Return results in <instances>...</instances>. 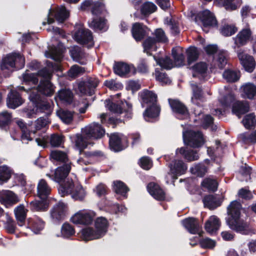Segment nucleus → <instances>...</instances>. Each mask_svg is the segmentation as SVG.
<instances>
[{
	"instance_id": "15",
	"label": "nucleus",
	"mask_w": 256,
	"mask_h": 256,
	"mask_svg": "<svg viewBox=\"0 0 256 256\" xmlns=\"http://www.w3.org/2000/svg\"><path fill=\"white\" fill-rule=\"evenodd\" d=\"M20 201L17 194L9 190L0 191V202L6 207L12 206Z\"/></svg>"
},
{
	"instance_id": "16",
	"label": "nucleus",
	"mask_w": 256,
	"mask_h": 256,
	"mask_svg": "<svg viewBox=\"0 0 256 256\" xmlns=\"http://www.w3.org/2000/svg\"><path fill=\"white\" fill-rule=\"evenodd\" d=\"M114 72L121 76H124L130 72L134 74L136 72V70L132 64H128L124 62L116 63L114 66Z\"/></svg>"
},
{
	"instance_id": "44",
	"label": "nucleus",
	"mask_w": 256,
	"mask_h": 256,
	"mask_svg": "<svg viewBox=\"0 0 256 256\" xmlns=\"http://www.w3.org/2000/svg\"><path fill=\"white\" fill-rule=\"evenodd\" d=\"M156 63L162 68L169 70L174 67V64L172 60L168 56L156 58H154Z\"/></svg>"
},
{
	"instance_id": "39",
	"label": "nucleus",
	"mask_w": 256,
	"mask_h": 256,
	"mask_svg": "<svg viewBox=\"0 0 256 256\" xmlns=\"http://www.w3.org/2000/svg\"><path fill=\"white\" fill-rule=\"evenodd\" d=\"M56 114L63 122L66 124H70L72 122L74 118V114L72 112L60 110L57 111Z\"/></svg>"
},
{
	"instance_id": "28",
	"label": "nucleus",
	"mask_w": 256,
	"mask_h": 256,
	"mask_svg": "<svg viewBox=\"0 0 256 256\" xmlns=\"http://www.w3.org/2000/svg\"><path fill=\"white\" fill-rule=\"evenodd\" d=\"M199 17L202 20L204 27L213 26L216 24V20L215 18L208 10H204L200 13Z\"/></svg>"
},
{
	"instance_id": "59",
	"label": "nucleus",
	"mask_w": 256,
	"mask_h": 256,
	"mask_svg": "<svg viewBox=\"0 0 256 256\" xmlns=\"http://www.w3.org/2000/svg\"><path fill=\"white\" fill-rule=\"evenodd\" d=\"M155 76L156 80L160 82L162 84H168L170 82V79L164 73L156 70Z\"/></svg>"
},
{
	"instance_id": "41",
	"label": "nucleus",
	"mask_w": 256,
	"mask_h": 256,
	"mask_svg": "<svg viewBox=\"0 0 256 256\" xmlns=\"http://www.w3.org/2000/svg\"><path fill=\"white\" fill-rule=\"evenodd\" d=\"M12 172L6 166H0V184L6 182L11 177Z\"/></svg>"
},
{
	"instance_id": "50",
	"label": "nucleus",
	"mask_w": 256,
	"mask_h": 256,
	"mask_svg": "<svg viewBox=\"0 0 256 256\" xmlns=\"http://www.w3.org/2000/svg\"><path fill=\"white\" fill-rule=\"evenodd\" d=\"M192 174L199 176H202L207 172L206 168L202 164H198L190 168Z\"/></svg>"
},
{
	"instance_id": "38",
	"label": "nucleus",
	"mask_w": 256,
	"mask_h": 256,
	"mask_svg": "<svg viewBox=\"0 0 256 256\" xmlns=\"http://www.w3.org/2000/svg\"><path fill=\"white\" fill-rule=\"evenodd\" d=\"M57 97L63 102L70 104L73 100V94L69 90L64 88L58 91Z\"/></svg>"
},
{
	"instance_id": "5",
	"label": "nucleus",
	"mask_w": 256,
	"mask_h": 256,
	"mask_svg": "<svg viewBox=\"0 0 256 256\" xmlns=\"http://www.w3.org/2000/svg\"><path fill=\"white\" fill-rule=\"evenodd\" d=\"M219 102L223 108L232 104V112L239 117L247 112L249 109V106L246 102L235 101L234 98L232 94L222 97L219 100Z\"/></svg>"
},
{
	"instance_id": "19",
	"label": "nucleus",
	"mask_w": 256,
	"mask_h": 256,
	"mask_svg": "<svg viewBox=\"0 0 256 256\" xmlns=\"http://www.w3.org/2000/svg\"><path fill=\"white\" fill-rule=\"evenodd\" d=\"M66 209V205L59 202L56 204L51 210V217L55 220H59L64 218Z\"/></svg>"
},
{
	"instance_id": "12",
	"label": "nucleus",
	"mask_w": 256,
	"mask_h": 256,
	"mask_svg": "<svg viewBox=\"0 0 256 256\" xmlns=\"http://www.w3.org/2000/svg\"><path fill=\"white\" fill-rule=\"evenodd\" d=\"M238 56L241 65L246 71L248 72L254 71L256 62L252 56L240 50L238 52Z\"/></svg>"
},
{
	"instance_id": "35",
	"label": "nucleus",
	"mask_w": 256,
	"mask_h": 256,
	"mask_svg": "<svg viewBox=\"0 0 256 256\" xmlns=\"http://www.w3.org/2000/svg\"><path fill=\"white\" fill-rule=\"evenodd\" d=\"M191 68L194 77L202 76L207 72L208 65L204 62H199L194 64Z\"/></svg>"
},
{
	"instance_id": "32",
	"label": "nucleus",
	"mask_w": 256,
	"mask_h": 256,
	"mask_svg": "<svg viewBox=\"0 0 256 256\" xmlns=\"http://www.w3.org/2000/svg\"><path fill=\"white\" fill-rule=\"evenodd\" d=\"M169 102L174 112L183 115L184 118L188 116V110L182 103L176 100H170Z\"/></svg>"
},
{
	"instance_id": "57",
	"label": "nucleus",
	"mask_w": 256,
	"mask_h": 256,
	"mask_svg": "<svg viewBox=\"0 0 256 256\" xmlns=\"http://www.w3.org/2000/svg\"><path fill=\"white\" fill-rule=\"evenodd\" d=\"M74 234L73 228L68 224H64L62 228V234L64 238H68Z\"/></svg>"
},
{
	"instance_id": "43",
	"label": "nucleus",
	"mask_w": 256,
	"mask_h": 256,
	"mask_svg": "<svg viewBox=\"0 0 256 256\" xmlns=\"http://www.w3.org/2000/svg\"><path fill=\"white\" fill-rule=\"evenodd\" d=\"M205 206L210 209H214L220 205V202L213 196H208L203 200Z\"/></svg>"
},
{
	"instance_id": "31",
	"label": "nucleus",
	"mask_w": 256,
	"mask_h": 256,
	"mask_svg": "<svg viewBox=\"0 0 256 256\" xmlns=\"http://www.w3.org/2000/svg\"><path fill=\"white\" fill-rule=\"evenodd\" d=\"M64 48L62 44H59L58 48L54 47L50 50L49 52H46L47 58H50L56 61H60L62 58V54Z\"/></svg>"
},
{
	"instance_id": "11",
	"label": "nucleus",
	"mask_w": 256,
	"mask_h": 256,
	"mask_svg": "<svg viewBox=\"0 0 256 256\" xmlns=\"http://www.w3.org/2000/svg\"><path fill=\"white\" fill-rule=\"evenodd\" d=\"M53 16H54L58 22H62L69 16V12L62 6L58 7L56 9L50 10L48 14V24H50L54 22V19L52 18Z\"/></svg>"
},
{
	"instance_id": "4",
	"label": "nucleus",
	"mask_w": 256,
	"mask_h": 256,
	"mask_svg": "<svg viewBox=\"0 0 256 256\" xmlns=\"http://www.w3.org/2000/svg\"><path fill=\"white\" fill-rule=\"evenodd\" d=\"M24 58L19 54H12L7 55L2 62L1 70L7 74L13 72L16 68H21L24 65Z\"/></svg>"
},
{
	"instance_id": "8",
	"label": "nucleus",
	"mask_w": 256,
	"mask_h": 256,
	"mask_svg": "<svg viewBox=\"0 0 256 256\" xmlns=\"http://www.w3.org/2000/svg\"><path fill=\"white\" fill-rule=\"evenodd\" d=\"M120 94H118L111 96L110 99L106 100L105 102L106 107L111 112L116 113L122 114V109L127 112L130 111L132 108V105L126 102H120L121 106H118L120 104L117 99L119 98Z\"/></svg>"
},
{
	"instance_id": "25",
	"label": "nucleus",
	"mask_w": 256,
	"mask_h": 256,
	"mask_svg": "<svg viewBox=\"0 0 256 256\" xmlns=\"http://www.w3.org/2000/svg\"><path fill=\"white\" fill-rule=\"evenodd\" d=\"M38 91L45 96H51L54 93V88L51 82L46 80L40 82L38 86V90H32V92H36L37 94Z\"/></svg>"
},
{
	"instance_id": "64",
	"label": "nucleus",
	"mask_w": 256,
	"mask_h": 256,
	"mask_svg": "<svg viewBox=\"0 0 256 256\" xmlns=\"http://www.w3.org/2000/svg\"><path fill=\"white\" fill-rule=\"evenodd\" d=\"M200 244L204 248H213L216 245V242L208 238H206L200 241Z\"/></svg>"
},
{
	"instance_id": "23",
	"label": "nucleus",
	"mask_w": 256,
	"mask_h": 256,
	"mask_svg": "<svg viewBox=\"0 0 256 256\" xmlns=\"http://www.w3.org/2000/svg\"><path fill=\"white\" fill-rule=\"evenodd\" d=\"M51 192V188L44 180H40L37 186V195L42 200H46Z\"/></svg>"
},
{
	"instance_id": "37",
	"label": "nucleus",
	"mask_w": 256,
	"mask_h": 256,
	"mask_svg": "<svg viewBox=\"0 0 256 256\" xmlns=\"http://www.w3.org/2000/svg\"><path fill=\"white\" fill-rule=\"evenodd\" d=\"M132 34L136 41L140 40L145 34V30L142 25L139 23L134 24L132 28Z\"/></svg>"
},
{
	"instance_id": "10",
	"label": "nucleus",
	"mask_w": 256,
	"mask_h": 256,
	"mask_svg": "<svg viewBox=\"0 0 256 256\" xmlns=\"http://www.w3.org/2000/svg\"><path fill=\"white\" fill-rule=\"evenodd\" d=\"M82 132L86 138L97 139L102 137L105 132L99 124L94 122L82 128Z\"/></svg>"
},
{
	"instance_id": "63",
	"label": "nucleus",
	"mask_w": 256,
	"mask_h": 256,
	"mask_svg": "<svg viewBox=\"0 0 256 256\" xmlns=\"http://www.w3.org/2000/svg\"><path fill=\"white\" fill-rule=\"evenodd\" d=\"M12 116L7 112H3L0 114V125L4 126L8 124L11 120Z\"/></svg>"
},
{
	"instance_id": "60",
	"label": "nucleus",
	"mask_w": 256,
	"mask_h": 256,
	"mask_svg": "<svg viewBox=\"0 0 256 256\" xmlns=\"http://www.w3.org/2000/svg\"><path fill=\"white\" fill-rule=\"evenodd\" d=\"M36 132L35 130H33L32 128H28V130H23L22 132L21 140L23 143L27 144L28 141L32 140V137L31 134H34Z\"/></svg>"
},
{
	"instance_id": "29",
	"label": "nucleus",
	"mask_w": 256,
	"mask_h": 256,
	"mask_svg": "<svg viewBox=\"0 0 256 256\" xmlns=\"http://www.w3.org/2000/svg\"><path fill=\"white\" fill-rule=\"evenodd\" d=\"M172 55L174 58V66H180L184 64V56L182 48L178 46L172 48Z\"/></svg>"
},
{
	"instance_id": "51",
	"label": "nucleus",
	"mask_w": 256,
	"mask_h": 256,
	"mask_svg": "<svg viewBox=\"0 0 256 256\" xmlns=\"http://www.w3.org/2000/svg\"><path fill=\"white\" fill-rule=\"evenodd\" d=\"M84 72L85 69L84 68L74 65L72 66L68 70V75L72 78H74L83 74Z\"/></svg>"
},
{
	"instance_id": "49",
	"label": "nucleus",
	"mask_w": 256,
	"mask_h": 256,
	"mask_svg": "<svg viewBox=\"0 0 256 256\" xmlns=\"http://www.w3.org/2000/svg\"><path fill=\"white\" fill-rule=\"evenodd\" d=\"M114 189L116 194L124 196L128 189L126 186L120 181L114 182Z\"/></svg>"
},
{
	"instance_id": "47",
	"label": "nucleus",
	"mask_w": 256,
	"mask_h": 256,
	"mask_svg": "<svg viewBox=\"0 0 256 256\" xmlns=\"http://www.w3.org/2000/svg\"><path fill=\"white\" fill-rule=\"evenodd\" d=\"M156 10V6L150 2L144 3L140 8L141 13L144 15H148L154 12Z\"/></svg>"
},
{
	"instance_id": "40",
	"label": "nucleus",
	"mask_w": 256,
	"mask_h": 256,
	"mask_svg": "<svg viewBox=\"0 0 256 256\" xmlns=\"http://www.w3.org/2000/svg\"><path fill=\"white\" fill-rule=\"evenodd\" d=\"M110 146L114 152H118L122 149L120 138L117 134H113L110 136Z\"/></svg>"
},
{
	"instance_id": "13",
	"label": "nucleus",
	"mask_w": 256,
	"mask_h": 256,
	"mask_svg": "<svg viewBox=\"0 0 256 256\" xmlns=\"http://www.w3.org/2000/svg\"><path fill=\"white\" fill-rule=\"evenodd\" d=\"M170 172L166 176V182H168L170 176L172 179L176 180L178 176L181 175L185 172L187 166L182 160H176L170 165Z\"/></svg>"
},
{
	"instance_id": "53",
	"label": "nucleus",
	"mask_w": 256,
	"mask_h": 256,
	"mask_svg": "<svg viewBox=\"0 0 256 256\" xmlns=\"http://www.w3.org/2000/svg\"><path fill=\"white\" fill-rule=\"evenodd\" d=\"M188 61L190 64L193 61L196 60L198 56V52L196 48L191 46L187 50Z\"/></svg>"
},
{
	"instance_id": "24",
	"label": "nucleus",
	"mask_w": 256,
	"mask_h": 256,
	"mask_svg": "<svg viewBox=\"0 0 256 256\" xmlns=\"http://www.w3.org/2000/svg\"><path fill=\"white\" fill-rule=\"evenodd\" d=\"M108 227V222L106 218L99 217L95 220V230L100 238L105 235L107 232Z\"/></svg>"
},
{
	"instance_id": "62",
	"label": "nucleus",
	"mask_w": 256,
	"mask_h": 256,
	"mask_svg": "<svg viewBox=\"0 0 256 256\" xmlns=\"http://www.w3.org/2000/svg\"><path fill=\"white\" fill-rule=\"evenodd\" d=\"M105 9L104 5L99 2H95L92 6V13L94 14L97 15L102 12Z\"/></svg>"
},
{
	"instance_id": "9",
	"label": "nucleus",
	"mask_w": 256,
	"mask_h": 256,
	"mask_svg": "<svg viewBox=\"0 0 256 256\" xmlns=\"http://www.w3.org/2000/svg\"><path fill=\"white\" fill-rule=\"evenodd\" d=\"M95 216V212L92 210L79 211L71 218V221L75 224L88 225L92 223Z\"/></svg>"
},
{
	"instance_id": "14",
	"label": "nucleus",
	"mask_w": 256,
	"mask_h": 256,
	"mask_svg": "<svg viewBox=\"0 0 256 256\" xmlns=\"http://www.w3.org/2000/svg\"><path fill=\"white\" fill-rule=\"evenodd\" d=\"M30 100L36 104V110L45 112L46 114H50L52 108L50 104L42 100L40 96L36 94V92H32L30 95Z\"/></svg>"
},
{
	"instance_id": "45",
	"label": "nucleus",
	"mask_w": 256,
	"mask_h": 256,
	"mask_svg": "<svg viewBox=\"0 0 256 256\" xmlns=\"http://www.w3.org/2000/svg\"><path fill=\"white\" fill-rule=\"evenodd\" d=\"M50 156L54 160L64 162V164H69L66 154L60 150H54L51 152Z\"/></svg>"
},
{
	"instance_id": "61",
	"label": "nucleus",
	"mask_w": 256,
	"mask_h": 256,
	"mask_svg": "<svg viewBox=\"0 0 256 256\" xmlns=\"http://www.w3.org/2000/svg\"><path fill=\"white\" fill-rule=\"evenodd\" d=\"M237 30V28L234 26L225 25L222 27L221 32L224 36H230L234 34Z\"/></svg>"
},
{
	"instance_id": "18",
	"label": "nucleus",
	"mask_w": 256,
	"mask_h": 256,
	"mask_svg": "<svg viewBox=\"0 0 256 256\" xmlns=\"http://www.w3.org/2000/svg\"><path fill=\"white\" fill-rule=\"evenodd\" d=\"M240 90L241 96L244 98L254 99L256 98V86L252 83L243 84Z\"/></svg>"
},
{
	"instance_id": "7",
	"label": "nucleus",
	"mask_w": 256,
	"mask_h": 256,
	"mask_svg": "<svg viewBox=\"0 0 256 256\" xmlns=\"http://www.w3.org/2000/svg\"><path fill=\"white\" fill-rule=\"evenodd\" d=\"M74 38L78 43L88 44V47L93 46V38L92 32L84 28L81 24L76 25V30L74 35Z\"/></svg>"
},
{
	"instance_id": "21",
	"label": "nucleus",
	"mask_w": 256,
	"mask_h": 256,
	"mask_svg": "<svg viewBox=\"0 0 256 256\" xmlns=\"http://www.w3.org/2000/svg\"><path fill=\"white\" fill-rule=\"evenodd\" d=\"M149 193L155 199L158 200H163L165 199L166 194L164 191L154 183H150L147 186Z\"/></svg>"
},
{
	"instance_id": "6",
	"label": "nucleus",
	"mask_w": 256,
	"mask_h": 256,
	"mask_svg": "<svg viewBox=\"0 0 256 256\" xmlns=\"http://www.w3.org/2000/svg\"><path fill=\"white\" fill-rule=\"evenodd\" d=\"M183 137L184 143L192 148H199L205 142L202 134L198 131H189L184 132Z\"/></svg>"
},
{
	"instance_id": "42",
	"label": "nucleus",
	"mask_w": 256,
	"mask_h": 256,
	"mask_svg": "<svg viewBox=\"0 0 256 256\" xmlns=\"http://www.w3.org/2000/svg\"><path fill=\"white\" fill-rule=\"evenodd\" d=\"M90 140V138H86V136H84L82 132V135L77 134L76 136L75 144L76 147L80 150V152L85 148L88 144V140Z\"/></svg>"
},
{
	"instance_id": "48",
	"label": "nucleus",
	"mask_w": 256,
	"mask_h": 256,
	"mask_svg": "<svg viewBox=\"0 0 256 256\" xmlns=\"http://www.w3.org/2000/svg\"><path fill=\"white\" fill-rule=\"evenodd\" d=\"M223 78L228 82H234L239 79L240 74L237 72L226 70L223 74Z\"/></svg>"
},
{
	"instance_id": "58",
	"label": "nucleus",
	"mask_w": 256,
	"mask_h": 256,
	"mask_svg": "<svg viewBox=\"0 0 256 256\" xmlns=\"http://www.w3.org/2000/svg\"><path fill=\"white\" fill-rule=\"evenodd\" d=\"M50 142L52 146H59L63 142L62 136L56 134H52L50 137Z\"/></svg>"
},
{
	"instance_id": "52",
	"label": "nucleus",
	"mask_w": 256,
	"mask_h": 256,
	"mask_svg": "<svg viewBox=\"0 0 256 256\" xmlns=\"http://www.w3.org/2000/svg\"><path fill=\"white\" fill-rule=\"evenodd\" d=\"M240 138L246 143H256V131L248 134H242L239 135Z\"/></svg>"
},
{
	"instance_id": "56",
	"label": "nucleus",
	"mask_w": 256,
	"mask_h": 256,
	"mask_svg": "<svg viewBox=\"0 0 256 256\" xmlns=\"http://www.w3.org/2000/svg\"><path fill=\"white\" fill-rule=\"evenodd\" d=\"M45 200H42L41 201H33L30 202V206L32 208L37 211L44 210L46 209L48 206Z\"/></svg>"
},
{
	"instance_id": "33",
	"label": "nucleus",
	"mask_w": 256,
	"mask_h": 256,
	"mask_svg": "<svg viewBox=\"0 0 256 256\" xmlns=\"http://www.w3.org/2000/svg\"><path fill=\"white\" fill-rule=\"evenodd\" d=\"M27 211L24 206L22 204L15 208L14 214L19 226H23L26 218Z\"/></svg>"
},
{
	"instance_id": "34",
	"label": "nucleus",
	"mask_w": 256,
	"mask_h": 256,
	"mask_svg": "<svg viewBox=\"0 0 256 256\" xmlns=\"http://www.w3.org/2000/svg\"><path fill=\"white\" fill-rule=\"evenodd\" d=\"M81 237L84 241H88L100 238L96 232L90 227L86 228L82 230Z\"/></svg>"
},
{
	"instance_id": "1",
	"label": "nucleus",
	"mask_w": 256,
	"mask_h": 256,
	"mask_svg": "<svg viewBox=\"0 0 256 256\" xmlns=\"http://www.w3.org/2000/svg\"><path fill=\"white\" fill-rule=\"evenodd\" d=\"M227 210L230 217L226 222L230 228L240 233L248 234L250 230L248 225L240 219L242 210L241 204L236 200H234L228 206Z\"/></svg>"
},
{
	"instance_id": "27",
	"label": "nucleus",
	"mask_w": 256,
	"mask_h": 256,
	"mask_svg": "<svg viewBox=\"0 0 256 256\" xmlns=\"http://www.w3.org/2000/svg\"><path fill=\"white\" fill-rule=\"evenodd\" d=\"M70 168V164H66L58 168L55 170L54 180L56 182H60L67 176Z\"/></svg>"
},
{
	"instance_id": "3",
	"label": "nucleus",
	"mask_w": 256,
	"mask_h": 256,
	"mask_svg": "<svg viewBox=\"0 0 256 256\" xmlns=\"http://www.w3.org/2000/svg\"><path fill=\"white\" fill-rule=\"evenodd\" d=\"M58 192L62 196L70 194L72 197L76 200H82L86 195L84 188L78 184H74L72 180L68 179L60 186Z\"/></svg>"
},
{
	"instance_id": "36",
	"label": "nucleus",
	"mask_w": 256,
	"mask_h": 256,
	"mask_svg": "<svg viewBox=\"0 0 256 256\" xmlns=\"http://www.w3.org/2000/svg\"><path fill=\"white\" fill-rule=\"evenodd\" d=\"M89 26L95 30H106L107 28L106 20L101 18H94L88 22Z\"/></svg>"
},
{
	"instance_id": "54",
	"label": "nucleus",
	"mask_w": 256,
	"mask_h": 256,
	"mask_svg": "<svg viewBox=\"0 0 256 256\" xmlns=\"http://www.w3.org/2000/svg\"><path fill=\"white\" fill-rule=\"evenodd\" d=\"M242 123L246 128L254 126L256 123L255 116L252 114L246 116L242 120Z\"/></svg>"
},
{
	"instance_id": "2",
	"label": "nucleus",
	"mask_w": 256,
	"mask_h": 256,
	"mask_svg": "<svg viewBox=\"0 0 256 256\" xmlns=\"http://www.w3.org/2000/svg\"><path fill=\"white\" fill-rule=\"evenodd\" d=\"M140 96L142 106H149L144 113V119L148 121L150 118L157 117L159 115L160 108L156 104V95L152 92L146 90L141 93Z\"/></svg>"
},
{
	"instance_id": "55",
	"label": "nucleus",
	"mask_w": 256,
	"mask_h": 256,
	"mask_svg": "<svg viewBox=\"0 0 256 256\" xmlns=\"http://www.w3.org/2000/svg\"><path fill=\"white\" fill-rule=\"evenodd\" d=\"M202 185L210 190L214 191L217 189L218 182L214 180L208 178L204 180Z\"/></svg>"
},
{
	"instance_id": "30",
	"label": "nucleus",
	"mask_w": 256,
	"mask_h": 256,
	"mask_svg": "<svg viewBox=\"0 0 256 256\" xmlns=\"http://www.w3.org/2000/svg\"><path fill=\"white\" fill-rule=\"evenodd\" d=\"M178 152L182 155L188 162L196 160L199 158V155L196 150H186L185 148H181L176 150V154Z\"/></svg>"
},
{
	"instance_id": "22",
	"label": "nucleus",
	"mask_w": 256,
	"mask_h": 256,
	"mask_svg": "<svg viewBox=\"0 0 256 256\" xmlns=\"http://www.w3.org/2000/svg\"><path fill=\"white\" fill-rule=\"evenodd\" d=\"M23 100L19 94L16 91L12 90L8 96L7 105L11 108H16L20 106Z\"/></svg>"
},
{
	"instance_id": "20",
	"label": "nucleus",
	"mask_w": 256,
	"mask_h": 256,
	"mask_svg": "<svg viewBox=\"0 0 256 256\" xmlns=\"http://www.w3.org/2000/svg\"><path fill=\"white\" fill-rule=\"evenodd\" d=\"M183 226L191 234H196L200 233V228L197 220L192 218H190L184 220L182 222Z\"/></svg>"
},
{
	"instance_id": "26",
	"label": "nucleus",
	"mask_w": 256,
	"mask_h": 256,
	"mask_svg": "<svg viewBox=\"0 0 256 256\" xmlns=\"http://www.w3.org/2000/svg\"><path fill=\"white\" fill-rule=\"evenodd\" d=\"M220 225V222L218 218L215 216H212L206 222L205 229L208 232L214 234L219 229Z\"/></svg>"
},
{
	"instance_id": "17",
	"label": "nucleus",
	"mask_w": 256,
	"mask_h": 256,
	"mask_svg": "<svg viewBox=\"0 0 256 256\" xmlns=\"http://www.w3.org/2000/svg\"><path fill=\"white\" fill-rule=\"evenodd\" d=\"M252 32L249 28L240 30L234 38V44L237 47L245 45L251 38Z\"/></svg>"
},
{
	"instance_id": "46",
	"label": "nucleus",
	"mask_w": 256,
	"mask_h": 256,
	"mask_svg": "<svg viewBox=\"0 0 256 256\" xmlns=\"http://www.w3.org/2000/svg\"><path fill=\"white\" fill-rule=\"evenodd\" d=\"M157 41L151 37L147 38L143 43L144 50L148 54L150 51H155L156 49L155 46Z\"/></svg>"
}]
</instances>
